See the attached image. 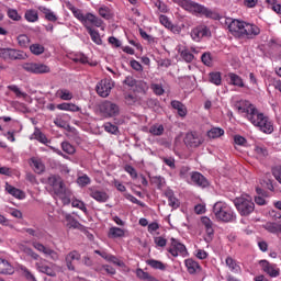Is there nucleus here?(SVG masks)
<instances>
[{
  "label": "nucleus",
  "instance_id": "1",
  "mask_svg": "<svg viewBox=\"0 0 281 281\" xmlns=\"http://www.w3.org/2000/svg\"><path fill=\"white\" fill-rule=\"evenodd\" d=\"M237 111L238 113H246L248 122H250L252 126H256V128H259L261 133H265L266 135H271V133H273V121L265 115V113L258 111V108L251 104V102L240 101L237 105Z\"/></svg>",
  "mask_w": 281,
  "mask_h": 281
},
{
  "label": "nucleus",
  "instance_id": "2",
  "mask_svg": "<svg viewBox=\"0 0 281 281\" xmlns=\"http://www.w3.org/2000/svg\"><path fill=\"white\" fill-rule=\"evenodd\" d=\"M228 32L239 41H254L256 36H260L258 25L240 20H231L228 23Z\"/></svg>",
  "mask_w": 281,
  "mask_h": 281
},
{
  "label": "nucleus",
  "instance_id": "3",
  "mask_svg": "<svg viewBox=\"0 0 281 281\" xmlns=\"http://www.w3.org/2000/svg\"><path fill=\"white\" fill-rule=\"evenodd\" d=\"M176 3H178L182 10L191 12L192 14H200V16H205L206 19H214V11L203 4H199L192 0H176Z\"/></svg>",
  "mask_w": 281,
  "mask_h": 281
},
{
  "label": "nucleus",
  "instance_id": "4",
  "mask_svg": "<svg viewBox=\"0 0 281 281\" xmlns=\"http://www.w3.org/2000/svg\"><path fill=\"white\" fill-rule=\"evenodd\" d=\"M213 214L216 221L222 223H234L236 221V213L227 203L218 201L213 205Z\"/></svg>",
  "mask_w": 281,
  "mask_h": 281
},
{
  "label": "nucleus",
  "instance_id": "5",
  "mask_svg": "<svg viewBox=\"0 0 281 281\" xmlns=\"http://www.w3.org/2000/svg\"><path fill=\"white\" fill-rule=\"evenodd\" d=\"M234 205L240 216H249V214H252L254 210H256V204L248 195L236 198Z\"/></svg>",
  "mask_w": 281,
  "mask_h": 281
},
{
  "label": "nucleus",
  "instance_id": "6",
  "mask_svg": "<svg viewBox=\"0 0 281 281\" xmlns=\"http://www.w3.org/2000/svg\"><path fill=\"white\" fill-rule=\"evenodd\" d=\"M47 184L49 186L55 196H63V194H67V186L65 184V180H63L60 176L50 175L47 178Z\"/></svg>",
  "mask_w": 281,
  "mask_h": 281
},
{
  "label": "nucleus",
  "instance_id": "7",
  "mask_svg": "<svg viewBox=\"0 0 281 281\" xmlns=\"http://www.w3.org/2000/svg\"><path fill=\"white\" fill-rule=\"evenodd\" d=\"M167 251L168 254H171L173 258H178V256H182V258H186L187 256H189L186 245L180 243V240L175 237L170 239V246L168 247Z\"/></svg>",
  "mask_w": 281,
  "mask_h": 281
},
{
  "label": "nucleus",
  "instance_id": "8",
  "mask_svg": "<svg viewBox=\"0 0 281 281\" xmlns=\"http://www.w3.org/2000/svg\"><path fill=\"white\" fill-rule=\"evenodd\" d=\"M99 111L103 117H117L120 106L111 101H104L99 105Z\"/></svg>",
  "mask_w": 281,
  "mask_h": 281
},
{
  "label": "nucleus",
  "instance_id": "9",
  "mask_svg": "<svg viewBox=\"0 0 281 281\" xmlns=\"http://www.w3.org/2000/svg\"><path fill=\"white\" fill-rule=\"evenodd\" d=\"M0 58L3 60H25V55L14 48H0Z\"/></svg>",
  "mask_w": 281,
  "mask_h": 281
},
{
  "label": "nucleus",
  "instance_id": "10",
  "mask_svg": "<svg viewBox=\"0 0 281 281\" xmlns=\"http://www.w3.org/2000/svg\"><path fill=\"white\" fill-rule=\"evenodd\" d=\"M32 247H34V249H36V251H40V254H44V256H46V258H50V260H53L54 262H56V260H58V258H60V256L58 255V252L49 247H46L45 245L38 243V241H33L32 243Z\"/></svg>",
  "mask_w": 281,
  "mask_h": 281
},
{
  "label": "nucleus",
  "instance_id": "11",
  "mask_svg": "<svg viewBox=\"0 0 281 281\" xmlns=\"http://www.w3.org/2000/svg\"><path fill=\"white\" fill-rule=\"evenodd\" d=\"M111 89H113V83L109 79H102L95 87V91L100 98H109L111 95Z\"/></svg>",
  "mask_w": 281,
  "mask_h": 281
},
{
  "label": "nucleus",
  "instance_id": "12",
  "mask_svg": "<svg viewBox=\"0 0 281 281\" xmlns=\"http://www.w3.org/2000/svg\"><path fill=\"white\" fill-rule=\"evenodd\" d=\"M88 194L97 201V203H106L109 201V193L104 190H100L97 187H90L88 188Z\"/></svg>",
  "mask_w": 281,
  "mask_h": 281
},
{
  "label": "nucleus",
  "instance_id": "13",
  "mask_svg": "<svg viewBox=\"0 0 281 281\" xmlns=\"http://www.w3.org/2000/svg\"><path fill=\"white\" fill-rule=\"evenodd\" d=\"M190 179H191V183H193V186H196L198 188L210 187V181L207 180V178H205V176H203L199 171H192L190 173Z\"/></svg>",
  "mask_w": 281,
  "mask_h": 281
},
{
  "label": "nucleus",
  "instance_id": "14",
  "mask_svg": "<svg viewBox=\"0 0 281 281\" xmlns=\"http://www.w3.org/2000/svg\"><path fill=\"white\" fill-rule=\"evenodd\" d=\"M205 36H212V32L205 25H199L191 31V37L199 43L201 38H205Z\"/></svg>",
  "mask_w": 281,
  "mask_h": 281
},
{
  "label": "nucleus",
  "instance_id": "15",
  "mask_svg": "<svg viewBox=\"0 0 281 281\" xmlns=\"http://www.w3.org/2000/svg\"><path fill=\"white\" fill-rule=\"evenodd\" d=\"M184 144L191 148H199L203 144V137L196 132H191L186 135Z\"/></svg>",
  "mask_w": 281,
  "mask_h": 281
},
{
  "label": "nucleus",
  "instance_id": "16",
  "mask_svg": "<svg viewBox=\"0 0 281 281\" xmlns=\"http://www.w3.org/2000/svg\"><path fill=\"white\" fill-rule=\"evenodd\" d=\"M262 271L270 276V278H278L280 276V268L273 263H269L267 260H261L259 262Z\"/></svg>",
  "mask_w": 281,
  "mask_h": 281
},
{
  "label": "nucleus",
  "instance_id": "17",
  "mask_svg": "<svg viewBox=\"0 0 281 281\" xmlns=\"http://www.w3.org/2000/svg\"><path fill=\"white\" fill-rule=\"evenodd\" d=\"M80 252L72 250L66 255V267L69 271H76V262H80Z\"/></svg>",
  "mask_w": 281,
  "mask_h": 281
},
{
  "label": "nucleus",
  "instance_id": "18",
  "mask_svg": "<svg viewBox=\"0 0 281 281\" xmlns=\"http://www.w3.org/2000/svg\"><path fill=\"white\" fill-rule=\"evenodd\" d=\"M35 268L40 273H45V276H49V278H56V270L47 265V261L45 259L37 261L35 263Z\"/></svg>",
  "mask_w": 281,
  "mask_h": 281
},
{
  "label": "nucleus",
  "instance_id": "19",
  "mask_svg": "<svg viewBox=\"0 0 281 281\" xmlns=\"http://www.w3.org/2000/svg\"><path fill=\"white\" fill-rule=\"evenodd\" d=\"M184 267L187 268V271H188V273H190V276H194V274L201 273V271H203L201 263H199L196 260H194L192 258L184 260Z\"/></svg>",
  "mask_w": 281,
  "mask_h": 281
},
{
  "label": "nucleus",
  "instance_id": "20",
  "mask_svg": "<svg viewBox=\"0 0 281 281\" xmlns=\"http://www.w3.org/2000/svg\"><path fill=\"white\" fill-rule=\"evenodd\" d=\"M102 19L92 13H87L82 25L88 30V27H93L91 25H94V27H102Z\"/></svg>",
  "mask_w": 281,
  "mask_h": 281
},
{
  "label": "nucleus",
  "instance_id": "21",
  "mask_svg": "<svg viewBox=\"0 0 281 281\" xmlns=\"http://www.w3.org/2000/svg\"><path fill=\"white\" fill-rule=\"evenodd\" d=\"M225 265L232 273H236V274L243 273V268H240V263L236 259H234V257L232 256L226 257Z\"/></svg>",
  "mask_w": 281,
  "mask_h": 281
},
{
  "label": "nucleus",
  "instance_id": "22",
  "mask_svg": "<svg viewBox=\"0 0 281 281\" xmlns=\"http://www.w3.org/2000/svg\"><path fill=\"white\" fill-rule=\"evenodd\" d=\"M14 267L10 265V261L0 258V274L1 276H13Z\"/></svg>",
  "mask_w": 281,
  "mask_h": 281
},
{
  "label": "nucleus",
  "instance_id": "23",
  "mask_svg": "<svg viewBox=\"0 0 281 281\" xmlns=\"http://www.w3.org/2000/svg\"><path fill=\"white\" fill-rule=\"evenodd\" d=\"M31 166L36 175H43L45 172V164H43L41 158H31Z\"/></svg>",
  "mask_w": 281,
  "mask_h": 281
},
{
  "label": "nucleus",
  "instance_id": "24",
  "mask_svg": "<svg viewBox=\"0 0 281 281\" xmlns=\"http://www.w3.org/2000/svg\"><path fill=\"white\" fill-rule=\"evenodd\" d=\"M227 78L229 80L228 85H232L233 87H239L240 89L245 87V81H243V77L234 72H228Z\"/></svg>",
  "mask_w": 281,
  "mask_h": 281
},
{
  "label": "nucleus",
  "instance_id": "25",
  "mask_svg": "<svg viewBox=\"0 0 281 281\" xmlns=\"http://www.w3.org/2000/svg\"><path fill=\"white\" fill-rule=\"evenodd\" d=\"M5 191L11 194V196H14V199H25V193L22 190L11 186L8 182L5 183Z\"/></svg>",
  "mask_w": 281,
  "mask_h": 281
},
{
  "label": "nucleus",
  "instance_id": "26",
  "mask_svg": "<svg viewBox=\"0 0 281 281\" xmlns=\"http://www.w3.org/2000/svg\"><path fill=\"white\" fill-rule=\"evenodd\" d=\"M40 11L44 14V19L46 21H50V23H56L58 21V15L52 9H47L45 7H40Z\"/></svg>",
  "mask_w": 281,
  "mask_h": 281
},
{
  "label": "nucleus",
  "instance_id": "27",
  "mask_svg": "<svg viewBox=\"0 0 281 281\" xmlns=\"http://www.w3.org/2000/svg\"><path fill=\"white\" fill-rule=\"evenodd\" d=\"M165 196L168 199L170 207L177 210L179 207V200L175 196V191L171 189L165 191Z\"/></svg>",
  "mask_w": 281,
  "mask_h": 281
},
{
  "label": "nucleus",
  "instance_id": "28",
  "mask_svg": "<svg viewBox=\"0 0 281 281\" xmlns=\"http://www.w3.org/2000/svg\"><path fill=\"white\" fill-rule=\"evenodd\" d=\"M19 271H21V274L26 281H38V279H36V276H34V272L29 270L27 267L20 265Z\"/></svg>",
  "mask_w": 281,
  "mask_h": 281
},
{
  "label": "nucleus",
  "instance_id": "29",
  "mask_svg": "<svg viewBox=\"0 0 281 281\" xmlns=\"http://www.w3.org/2000/svg\"><path fill=\"white\" fill-rule=\"evenodd\" d=\"M171 106L178 111V115H180V117H186V115H188V109L180 101H171Z\"/></svg>",
  "mask_w": 281,
  "mask_h": 281
},
{
  "label": "nucleus",
  "instance_id": "30",
  "mask_svg": "<svg viewBox=\"0 0 281 281\" xmlns=\"http://www.w3.org/2000/svg\"><path fill=\"white\" fill-rule=\"evenodd\" d=\"M65 221L67 223L66 226L69 229H80V222H78L71 214H66Z\"/></svg>",
  "mask_w": 281,
  "mask_h": 281
},
{
  "label": "nucleus",
  "instance_id": "31",
  "mask_svg": "<svg viewBox=\"0 0 281 281\" xmlns=\"http://www.w3.org/2000/svg\"><path fill=\"white\" fill-rule=\"evenodd\" d=\"M263 228L270 234H281V224L274 222H267Z\"/></svg>",
  "mask_w": 281,
  "mask_h": 281
},
{
  "label": "nucleus",
  "instance_id": "32",
  "mask_svg": "<svg viewBox=\"0 0 281 281\" xmlns=\"http://www.w3.org/2000/svg\"><path fill=\"white\" fill-rule=\"evenodd\" d=\"M201 223L205 227L207 236H214V228L212 227L214 224L212 223V220H210V217L204 216L201 218Z\"/></svg>",
  "mask_w": 281,
  "mask_h": 281
},
{
  "label": "nucleus",
  "instance_id": "33",
  "mask_svg": "<svg viewBox=\"0 0 281 281\" xmlns=\"http://www.w3.org/2000/svg\"><path fill=\"white\" fill-rule=\"evenodd\" d=\"M24 19L29 23H36V21H38V11L34 9L26 10L24 13Z\"/></svg>",
  "mask_w": 281,
  "mask_h": 281
},
{
  "label": "nucleus",
  "instance_id": "34",
  "mask_svg": "<svg viewBox=\"0 0 281 281\" xmlns=\"http://www.w3.org/2000/svg\"><path fill=\"white\" fill-rule=\"evenodd\" d=\"M223 135H225V130L221 127H213L207 132L210 139H218V137H223Z\"/></svg>",
  "mask_w": 281,
  "mask_h": 281
},
{
  "label": "nucleus",
  "instance_id": "35",
  "mask_svg": "<svg viewBox=\"0 0 281 281\" xmlns=\"http://www.w3.org/2000/svg\"><path fill=\"white\" fill-rule=\"evenodd\" d=\"M182 60H184V63H192V60H194V55L192 54V52L189 48H179L178 49Z\"/></svg>",
  "mask_w": 281,
  "mask_h": 281
},
{
  "label": "nucleus",
  "instance_id": "36",
  "mask_svg": "<svg viewBox=\"0 0 281 281\" xmlns=\"http://www.w3.org/2000/svg\"><path fill=\"white\" fill-rule=\"evenodd\" d=\"M254 153L257 155L258 159H265L266 157H269V150L262 145H256Z\"/></svg>",
  "mask_w": 281,
  "mask_h": 281
},
{
  "label": "nucleus",
  "instance_id": "37",
  "mask_svg": "<svg viewBox=\"0 0 281 281\" xmlns=\"http://www.w3.org/2000/svg\"><path fill=\"white\" fill-rule=\"evenodd\" d=\"M87 32L90 35L91 41H93L95 45H102V37H100V33L98 32V30L88 26Z\"/></svg>",
  "mask_w": 281,
  "mask_h": 281
},
{
  "label": "nucleus",
  "instance_id": "38",
  "mask_svg": "<svg viewBox=\"0 0 281 281\" xmlns=\"http://www.w3.org/2000/svg\"><path fill=\"white\" fill-rule=\"evenodd\" d=\"M108 237H110V238H124V229L113 226L109 229Z\"/></svg>",
  "mask_w": 281,
  "mask_h": 281
},
{
  "label": "nucleus",
  "instance_id": "39",
  "mask_svg": "<svg viewBox=\"0 0 281 281\" xmlns=\"http://www.w3.org/2000/svg\"><path fill=\"white\" fill-rule=\"evenodd\" d=\"M57 98H60V100H72L74 99V93L69 91L68 89H59L56 92Z\"/></svg>",
  "mask_w": 281,
  "mask_h": 281
},
{
  "label": "nucleus",
  "instance_id": "40",
  "mask_svg": "<svg viewBox=\"0 0 281 281\" xmlns=\"http://www.w3.org/2000/svg\"><path fill=\"white\" fill-rule=\"evenodd\" d=\"M209 80H210V82H212V85H215L216 87H221V85L223 82L221 72H210Z\"/></svg>",
  "mask_w": 281,
  "mask_h": 281
},
{
  "label": "nucleus",
  "instance_id": "41",
  "mask_svg": "<svg viewBox=\"0 0 281 281\" xmlns=\"http://www.w3.org/2000/svg\"><path fill=\"white\" fill-rule=\"evenodd\" d=\"M134 87L136 93H146V91H148V83L144 80H137Z\"/></svg>",
  "mask_w": 281,
  "mask_h": 281
},
{
  "label": "nucleus",
  "instance_id": "42",
  "mask_svg": "<svg viewBox=\"0 0 281 281\" xmlns=\"http://www.w3.org/2000/svg\"><path fill=\"white\" fill-rule=\"evenodd\" d=\"M147 265L151 267V269H158L159 271H166V263L155 260V259H149L147 261Z\"/></svg>",
  "mask_w": 281,
  "mask_h": 281
},
{
  "label": "nucleus",
  "instance_id": "43",
  "mask_svg": "<svg viewBox=\"0 0 281 281\" xmlns=\"http://www.w3.org/2000/svg\"><path fill=\"white\" fill-rule=\"evenodd\" d=\"M30 52L34 54V56H41V54H45V46L41 44H32L30 46Z\"/></svg>",
  "mask_w": 281,
  "mask_h": 281
},
{
  "label": "nucleus",
  "instance_id": "44",
  "mask_svg": "<svg viewBox=\"0 0 281 281\" xmlns=\"http://www.w3.org/2000/svg\"><path fill=\"white\" fill-rule=\"evenodd\" d=\"M18 45L22 48H27L30 46V37L26 34L19 35Z\"/></svg>",
  "mask_w": 281,
  "mask_h": 281
},
{
  "label": "nucleus",
  "instance_id": "45",
  "mask_svg": "<svg viewBox=\"0 0 281 281\" xmlns=\"http://www.w3.org/2000/svg\"><path fill=\"white\" fill-rule=\"evenodd\" d=\"M77 183L80 188H87V186L91 184V178L87 175L80 176L77 178Z\"/></svg>",
  "mask_w": 281,
  "mask_h": 281
},
{
  "label": "nucleus",
  "instance_id": "46",
  "mask_svg": "<svg viewBox=\"0 0 281 281\" xmlns=\"http://www.w3.org/2000/svg\"><path fill=\"white\" fill-rule=\"evenodd\" d=\"M61 150H64V153L67 155H74L76 153V147H74V145H71L69 142H63Z\"/></svg>",
  "mask_w": 281,
  "mask_h": 281
},
{
  "label": "nucleus",
  "instance_id": "47",
  "mask_svg": "<svg viewBox=\"0 0 281 281\" xmlns=\"http://www.w3.org/2000/svg\"><path fill=\"white\" fill-rule=\"evenodd\" d=\"M103 128L105 133H111V135H117V133L120 132V128L110 122L105 123L103 125Z\"/></svg>",
  "mask_w": 281,
  "mask_h": 281
},
{
  "label": "nucleus",
  "instance_id": "48",
  "mask_svg": "<svg viewBox=\"0 0 281 281\" xmlns=\"http://www.w3.org/2000/svg\"><path fill=\"white\" fill-rule=\"evenodd\" d=\"M52 68L45 64H36L35 63V74H49Z\"/></svg>",
  "mask_w": 281,
  "mask_h": 281
},
{
  "label": "nucleus",
  "instance_id": "49",
  "mask_svg": "<svg viewBox=\"0 0 281 281\" xmlns=\"http://www.w3.org/2000/svg\"><path fill=\"white\" fill-rule=\"evenodd\" d=\"M70 10H71L75 19H78V21H80L83 24L85 19H86L85 13H82V11L80 9H77V8H74V7Z\"/></svg>",
  "mask_w": 281,
  "mask_h": 281
},
{
  "label": "nucleus",
  "instance_id": "50",
  "mask_svg": "<svg viewBox=\"0 0 281 281\" xmlns=\"http://www.w3.org/2000/svg\"><path fill=\"white\" fill-rule=\"evenodd\" d=\"M164 125H153L150 128H149V133L151 135H156V136H160V135H164Z\"/></svg>",
  "mask_w": 281,
  "mask_h": 281
},
{
  "label": "nucleus",
  "instance_id": "51",
  "mask_svg": "<svg viewBox=\"0 0 281 281\" xmlns=\"http://www.w3.org/2000/svg\"><path fill=\"white\" fill-rule=\"evenodd\" d=\"M7 16L11 19V21H21V14L15 9H8Z\"/></svg>",
  "mask_w": 281,
  "mask_h": 281
},
{
  "label": "nucleus",
  "instance_id": "52",
  "mask_svg": "<svg viewBox=\"0 0 281 281\" xmlns=\"http://www.w3.org/2000/svg\"><path fill=\"white\" fill-rule=\"evenodd\" d=\"M8 89L9 91L15 93L16 98H25V95H27L26 93L22 92L21 89H19V86L16 85L8 86Z\"/></svg>",
  "mask_w": 281,
  "mask_h": 281
},
{
  "label": "nucleus",
  "instance_id": "53",
  "mask_svg": "<svg viewBox=\"0 0 281 281\" xmlns=\"http://www.w3.org/2000/svg\"><path fill=\"white\" fill-rule=\"evenodd\" d=\"M72 207H77L78 210H81V212H83L85 214H87L88 210H87V205L85 204V202L80 201V200H74L71 202Z\"/></svg>",
  "mask_w": 281,
  "mask_h": 281
},
{
  "label": "nucleus",
  "instance_id": "54",
  "mask_svg": "<svg viewBox=\"0 0 281 281\" xmlns=\"http://www.w3.org/2000/svg\"><path fill=\"white\" fill-rule=\"evenodd\" d=\"M22 69L27 74H36V63H25L22 65Z\"/></svg>",
  "mask_w": 281,
  "mask_h": 281
},
{
  "label": "nucleus",
  "instance_id": "55",
  "mask_svg": "<svg viewBox=\"0 0 281 281\" xmlns=\"http://www.w3.org/2000/svg\"><path fill=\"white\" fill-rule=\"evenodd\" d=\"M154 243L156 247L164 248L166 245H168V239H166L164 236L154 237Z\"/></svg>",
  "mask_w": 281,
  "mask_h": 281
},
{
  "label": "nucleus",
  "instance_id": "56",
  "mask_svg": "<svg viewBox=\"0 0 281 281\" xmlns=\"http://www.w3.org/2000/svg\"><path fill=\"white\" fill-rule=\"evenodd\" d=\"M99 14L100 16H102V19L109 21V19H111V9H109L108 7H101L99 9Z\"/></svg>",
  "mask_w": 281,
  "mask_h": 281
},
{
  "label": "nucleus",
  "instance_id": "57",
  "mask_svg": "<svg viewBox=\"0 0 281 281\" xmlns=\"http://www.w3.org/2000/svg\"><path fill=\"white\" fill-rule=\"evenodd\" d=\"M201 60L203 65L206 67H212V54L211 53H203L201 56Z\"/></svg>",
  "mask_w": 281,
  "mask_h": 281
},
{
  "label": "nucleus",
  "instance_id": "58",
  "mask_svg": "<svg viewBox=\"0 0 281 281\" xmlns=\"http://www.w3.org/2000/svg\"><path fill=\"white\" fill-rule=\"evenodd\" d=\"M136 276L139 280H147L149 281L153 277L148 273L143 271L140 268L136 269Z\"/></svg>",
  "mask_w": 281,
  "mask_h": 281
},
{
  "label": "nucleus",
  "instance_id": "59",
  "mask_svg": "<svg viewBox=\"0 0 281 281\" xmlns=\"http://www.w3.org/2000/svg\"><path fill=\"white\" fill-rule=\"evenodd\" d=\"M159 22H160L161 25H164V27H166L167 30H170V27H172V22H171L170 19H168V16H166V15H160V16H159Z\"/></svg>",
  "mask_w": 281,
  "mask_h": 281
},
{
  "label": "nucleus",
  "instance_id": "60",
  "mask_svg": "<svg viewBox=\"0 0 281 281\" xmlns=\"http://www.w3.org/2000/svg\"><path fill=\"white\" fill-rule=\"evenodd\" d=\"M161 160L164 161V164H166V166H169L171 170H175V168H177V165H175L173 157H162Z\"/></svg>",
  "mask_w": 281,
  "mask_h": 281
},
{
  "label": "nucleus",
  "instance_id": "61",
  "mask_svg": "<svg viewBox=\"0 0 281 281\" xmlns=\"http://www.w3.org/2000/svg\"><path fill=\"white\" fill-rule=\"evenodd\" d=\"M194 256L195 258H198L199 260H206L209 254L207 251L203 250V249H196L194 251Z\"/></svg>",
  "mask_w": 281,
  "mask_h": 281
},
{
  "label": "nucleus",
  "instance_id": "62",
  "mask_svg": "<svg viewBox=\"0 0 281 281\" xmlns=\"http://www.w3.org/2000/svg\"><path fill=\"white\" fill-rule=\"evenodd\" d=\"M234 142L237 146H247V138L241 135H235Z\"/></svg>",
  "mask_w": 281,
  "mask_h": 281
},
{
  "label": "nucleus",
  "instance_id": "63",
  "mask_svg": "<svg viewBox=\"0 0 281 281\" xmlns=\"http://www.w3.org/2000/svg\"><path fill=\"white\" fill-rule=\"evenodd\" d=\"M151 90L156 95H164L165 93L164 87H161V85L158 83L151 85Z\"/></svg>",
  "mask_w": 281,
  "mask_h": 281
},
{
  "label": "nucleus",
  "instance_id": "64",
  "mask_svg": "<svg viewBox=\"0 0 281 281\" xmlns=\"http://www.w3.org/2000/svg\"><path fill=\"white\" fill-rule=\"evenodd\" d=\"M188 177H190V167L182 166L180 168V178L181 179H188Z\"/></svg>",
  "mask_w": 281,
  "mask_h": 281
}]
</instances>
